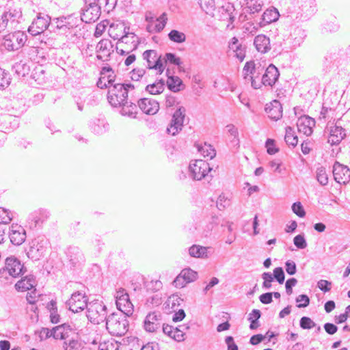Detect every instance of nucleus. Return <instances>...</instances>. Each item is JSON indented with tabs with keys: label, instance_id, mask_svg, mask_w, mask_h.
Returning a JSON list of instances; mask_svg holds the SVG:
<instances>
[{
	"label": "nucleus",
	"instance_id": "57",
	"mask_svg": "<svg viewBox=\"0 0 350 350\" xmlns=\"http://www.w3.org/2000/svg\"><path fill=\"white\" fill-rule=\"evenodd\" d=\"M293 243L298 249H305L307 247V242L304 234H298L293 239Z\"/></svg>",
	"mask_w": 350,
	"mask_h": 350
},
{
	"label": "nucleus",
	"instance_id": "32",
	"mask_svg": "<svg viewBox=\"0 0 350 350\" xmlns=\"http://www.w3.org/2000/svg\"><path fill=\"white\" fill-rule=\"evenodd\" d=\"M72 331L70 325L68 323H63L53 328V338L55 339L65 340L69 336Z\"/></svg>",
	"mask_w": 350,
	"mask_h": 350
},
{
	"label": "nucleus",
	"instance_id": "41",
	"mask_svg": "<svg viewBox=\"0 0 350 350\" xmlns=\"http://www.w3.org/2000/svg\"><path fill=\"white\" fill-rule=\"evenodd\" d=\"M165 87V81L160 79L152 84L146 85V90L151 94H159L163 92Z\"/></svg>",
	"mask_w": 350,
	"mask_h": 350
},
{
	"label": "nucleus",
	"instance_id": "48",
	"mask_svg": "<svg viewBox=\"0 0 350 350\" xmlns=\"http://www.w3.org/2000/svg\"><path fill=\"white\" fill-rule=\"evenodd\" d=\"M169 39L176 43H183L186 40V36L184 33L173 29L168 33Z\"/></svg>",
	"mask_w": 350,
	"mask_h": 350
},
{
	"label": "nucleus",
	"instance_id": "51",
	"mask_svg": "<svg viewBox=\"0 0 350 350\" xmlns=\"http://www.w3.org/2000/svg\"><path fill=\"white\" fill-rule=\"evenodd\" d=\"M167 21V18L165 13H163L157 18L156 21L157 23L154 25V30H156V33H159L164 29L166 25Z\"/></svg>",
	"mask_w": 350,
	"mask_h": 350
},
{
	"label": "nucleus",
	"instance_id": "35",
	"mask_svg": "<svg viewBox=\"0 0 350 350\" xmlns=\"http://www.w3.org/2000/svg\"><path fill=\"white\" fill-rule=\"evenodd\" d=\"M12 70L18 77H25L27 75L30 71V66L28 60H20L15 62L12 66Z\"/></svg>",
	"mask_w": 350,
	"mask_h": 350
},
{
	"label": "nucleus",
	"instance_id": "16",
	"mask_svg": "<svg viewBox=\"0 0 350 350\" xmlns=\"http://www.w3.org/2000/svg\"><path fill=\"white\" fill-rule=\"evenodd\" d=\"M163 325V317L159 312H149L144 321V328L149 333L160 330Z\"/></svg>",
	"mask_w": 350,
	"mask_h": 350
},
{
	"label": "nucleus",
	"instance_id": "20",
	"mask_svg": "<svg viewBox=\"0 0 350 350\" xmlns=\"http://www.w3.org/2000/svg\"><path fill=\"white\" fill-rule=\"evenodd\" d=\"M137 107L142 112L148 115H154L157 113L159 109V104L155 100L148 98H140L137 101Z\"/></svg>",
	"mask_w": 350,
	"mask_h": 350
},
{
	"label": "nucleus",
	"instance_id": "1",
	"mask_svg": "<svg viewBox=\"0 0 350 350\" xmlns=\"http://www.w3.org/2000/svg\"><path fill=\"white\" fill-rule=\"evenodd\" d=\"M134 83H118L109 87L107 100L114 107H121L120 113L132 118H135L137 113V107L132 101H128L129 94L136 88Z\"/></svg>",
	"mask_w": 350,
	"mask_h": 350
},
{
	"label": "nucleus",
	"instance_id": "44",
	"mask_svg": "<svg viewBox=\"0 0 350 350\" xmlns=\"http://www.w3.org/2000/svg\"><path fill=\"white\" fill-rule=\"evenodd\" d=\"M118 0H96L100 9L109 14L113 11L116 6Z\"/></svg>",
	"mask_w": 350,
	"mask_h": 350
},
{
	"label": "nucleus",
	"instance_id": "64",
	"mask_svg": "<svg viewBox=\"0 0 350 350\" xmlns=\"http://www.w3.org/2000/svg\"><path fill=\"white\" fill-rule=\"evenodd\" d=\"M318 288L326 293L330 291L332 288V282L326 280H321L317 283Z\"/></svg>",
	"mask_w": 350,
	"mask_h": 350
},
{
	"label": "nucleus",
	"instance_id": "61",
	"mask_svg": "<svg viewBox=\"0 0 350 350\" xmlns=\"http://www.w3.org/2000/svg\"><path fill=\"white\" fill-rule=\"evenodd\" d=\"M10 83V78L3 69L0 68V89L8 87Z\"/></svg>",
	"mask_w": 350,
	"mask_h": 350
},
{
	"label": "nucleus",
	"instance_id": "19",
	"mask_svg": "<svg viewBox=\"0 0 350 350\" xmlns=\"http://www.w3.org/2000/svg\"><path fill=\"white\" fill-rule=\"evenodd\" d=\"M50 216L46 209L40 208L32 212L28 217L30 228L40 226Z\"/></svg>",
	"mask_w": 350,
	"mask_h": 350
},
{
	"label": "nucleus",
	"instance_id": "2",
	"mask_svg": "<svg viewBox=\"0 0 350 350\" xmlns=\"http://www.w3.org/2000/svg\"><path fill=\"white\" fill-rule=\"evenodd\" d=\"M82 25L81 19L75 14L60 16L52 19L51 31L72 40L79 37Z\"/></svg>",
	"mask_w": 350,
	"mask_h": 350
},
{
	"label": "nucleus",
	"instance_id": "62",
	"mask_svg": "<svg viewBox=\"0 0 350 350\" xmlns=\"http://www.w3.org/2000/svg\"><path fill=\"white\" fill-rule=\"evenodd\" d=\"M80 344L77 340L70 339L69 342L65 341L63 347L64 350H79Z\"/></svg>",
	"mask_w": 350,
	"mask_h": 350
},
{
	"label": "nucleus",
	"instance_id": "21",
	"mask_svg": "<svg viewBox=\"0 0 350 350\" xmlns=\"http://www.w3.org/2000/svg\"><path fill=\"white\" fill-rule=\"evenodd\" d=\"M9 237L12 244L20 245L25 241L26 232L21 226L12 224L10 227Z\"/></svg>",
	"mask_w": 350,
	"mask_h": 350
},
{
	"label": "nucleus",
	"instance_id": "27",
	"mask_svg": "<svg viewBox=\"0 0 350 350\" xmlns=\"http://www.w3.org/2000/svg\"><path fill=\"white\" fill-rule=\"evenodd\" d=\"M67 256L72 267L79 265L84 260L83 254L78 247H70L68 249Z\"/></svg>",
	"mask_w": 350,
	"mask_h": 350
},
{
	"label": "nucleus",
	"instance_id": "42",
	"mask_svg": "<svg viewBox=\"0 0 350 350\" xmlns=\"http://www.w3.org/2000/svg\"><path fill=\"white\" fill-rule=\"evenodd\" d=\"M198 3L201 9L206 14L211 16H214L215 10V0H199Z\"/></svg>",
	"mask_w": 350,
	"mask_h": 350
},
{
	"label": "nucleus",
	"instance_id": "17",
	"mask_svg": "<svg viewBox=\"0 0 350 350\" xmlns=\"http://www.w3.org/2000/svg\"><path fill=\"white\" fill-rule=\"evenodd\" d=\"M334 180L339 184H347L350 181V170L346 165L336 161L333 165Z\"/></svg>",
	"mask_w": 350,
	"mask_h": 350
},
{
	"label": "nucleus",
	"instance_id": "45",
	"mask_svg": "<svg viewBox=\"0 0 350 350\" xmlns=\"http://www.w3.org/2000/svg\"><path fill=\"white\" fill-rule=\"evenodd\" d=\"M226 129L228 133L231 137V139H230V142L233 144L234 146H239V139L237 128H236V126L234 124H230L226 126Z\"/></svg>",
	"mask_w": 350,
	"mask_h": 350
},
{
	"label": "nucleus",
	"instance_id": "30",
	"mask_svg": "<svg viewBox=\"0 0 350 350\" xmlns=\"http://www.w3.org/2000/svg\"><path fill=\"white\" fill-rule=\"evenodd\" d=\"M90 126L94 133L102 135L108 130L109 124L105 118H96L91 121Z\"/></svg>",
	"mask_w": 350,
	"mask_h": 350
},
{
	"label": "nucleus",
	"instance_id": "3",
	"mask_svg": "<svg viewBox=\"0 0 350 350\" xmlns=\"http://www.w3.org/2000/svg\"><path fill=\"white\" fill-rule=\"evenodd\" d=\"M105 324L109 333L115 336H122L129 329L127 316L120 313H112L109 315Z\"/></svg>",
	"mask_w": 350,
	"mask_h": 350
},
{
	"label": "nucleus",
	"instance_id": "63",
	"mask_svg": "<svg viewBox=\"0 0 350 350\" xmlns=\"http://www.w3.org/2000/svg\"><path fill=\"white\" fill-rule=\"evenodd\" d=\"M162 286V283L159 280H152L146 283V287L148 291H157Z\"/></svg>",
	"mask_w": 350,
	"mask_h": 350
},
{
	"label": "nucleus",
	"instance_id": "36",
	"mask_svg": "<svg viewBox=\"0 0 350 350\" xmlns=\"http://www.w3.org/2000/svg\"><path fill=\"white\" fill-rule=\"evenodd\" d=\"M129 27L124 28V35L121 37L119 40L120 42L128 44L129 43L131 44V50H134L137 49L138 38L134 33H131L129 31Z\"/></svg>",
	"mask_w": 350,
	"mask_h": 350
},
{
	"label": "nucleus",
	"instance_id": "53",
	"mask_svg": "<svg viewBox=\"0 0 350 350\" xmlns=\"http://www.w3.org/2000/svg\"><path fill=\"white\" fill-rule=\"evenodd\" d=\"M181 272L183 273V277H184L186 282L187 283H190L197 278V272L191 269H185L182 270Z\"/></svg>",
	"mask_w": 350,
	"mask_h": 350
},
{
	"label": "nucleus",
	"instance_id": "31",
	"mask_svg": "<svg viewBox=\"0 0 350 350\" xmlns=\"http://www.w3.org/2000/svg\"><path fill=\"white\" fill-rule=\"evenodd\" d=\"M280 16L279 12L275 8L266 10L261 16V21L259 22L260 27H264L267 24L275 22Z\"/></svg>",
	"mask_w": 350,
	"mask_h": 350
},
{
	"label": "nucleus",
	"instance_id": "7",
	"mask_svg": "<svg viewBox=\"0 0 350 350\" xmlns=\"http://www.w3.org/2000/svg\"><path fill=\"white\" fill-rule=\"evenodd\" d=\"M101 10L96 0H85V5L81 9V23H91L97 21L100 16Z\"/></svg>",
	"mask_w": 350,
	"mask_h": 350
},
{
	"label": "nucleus",
	"instance_id": "18",
	"mask_svg": "<svg viewBox=\"0 0 350 350\" xmlns=\"http://www.w3.org/2000/svg\"><path fill=\"white\" fill-rule=\"evenodd\" d=\"M96 58L103 62L108 61L111 54L113 52V44L109 39H102L96 45Z\"/></svg>",
	"mask_w": 350,
	"mask_h": 350
},
{
	"label": "nucleus",
	"instance_id": "9",
	"mask_svg": "<svg viewBox=\"0 0 350 350\" xmlns=\"http://www.w3.org/2000/svg\"><path fill=\"white\" fill-rule=\"evenodd\" d=\"M52 19L46 14L38 13L28 28L29 33L32 36H37L43 33L47 28H51Z\"/></svg>",
	"mask_w": 350,
	"mask_h": 350
},
{
	"label": "nucleus",
	"instance_id": "6",
	"mask_svg": "<svg viewBox=\"0 0 350 350\" xmlns=\"http://www.w3.org/2000/svg\"><path fill=\"white\" fill-rule=\"evenodd\" d=\"M27 40L24 31H16L3 37L2 46L8 51H14L22 48Z\"/></svg>",
	"mask_w": 350,
	"mask_h": 350
},
{
	"label": "nucleus",
	"instance_id": "8",
	"mask_svg": "<svg viewBox=\"0 0 350 350\" xmlns=\"http://www.w3.org/2000/svg\"><path fill=\"white\" fill-rule=\"evenodd\" d=\"M49 241L43 236H38L31 241L30 247L27 252L29 258L38 260L42 257L48 247Z\"/></svg>",
	"mask_w": 350,
	"mask_h": 350
},
{
	"label": "nucleus",
	"instance_id": "52",
	"mask_svg": "<svg viewBox=\"0 0 350 350\" xmlns=\"http://www.w3.org/2000/svg\"><path fill=\"white\" fill-rule=\"evenodd\" d=\"M12 220L11 212L0 207V225L9 224Z\"/></svg>",
	"mask_w": 350,
	"mask_h": 350
},
{
	"label": "nucleus",
	"instance_id": "54",
	"mask_svg": "<svg viewBox=\"0 0 350 350\" xmlns=\"http://www.w3.org/2000/svg\"><path fill=\"white\" fill-rule=\"evenodd\" d=\"M300 327L304 329H309L316 326V323L308 317H303L299 321Z\"/></svg>",
	"mask_w": 350,
	"mask_h": 350
},
{
	"label": "nucleus",
	"instance_id": "56",
	"mask_svg": "<svg viewBox=\"0 0 350 350\" xmlns=\"http://www.w3.org/2000/svg\"><path fill=\"white\" fill-rule=\"evenodd\" d=\"M297 303V308H306L310 304V298L307 295L301 294L297 296L295 299Z\"/></svg>",
	"mask_w": 350,
	"mask_h": 350
},
{
	"label": "nucleus",
	"instance_id": "23",
	"mask_svg": "<svg viewBox=\"0 0 350 350\" xmlns=\"http://www.w3.org/2000/svg\"><path fill=\"white\" fill-rule=\"evenodd\" d=\"M315 125L314 119L308 116H303L298 118L297 126L299 133H303L306 136H310L312 132V128Z\"/></svg>",
	"mask_w": 350,
	"mask_h": 350
},
{
	"label": "nucleus",
	"instance_id": "25",
	"mask_svg": "<svg viewBox=\"0 0 350 350\" xmlns=\"http://www.w3.org/2000/svg\"><path fill=\"white\" fill-rule=\"evenodd\" d=\"M254 45L260 53L265 54L271 50L270 39L264 34H259L254 38Z\"/></svg>",
	"mask_w": 350,
	"mask_h": 350
},
{
	"label": "nucleus",
	"instance_id": "10",
	"mask_svg": "<svg viewBox=\"0 0 350 350\" xmlns=\"http://www.w3.org/2000/svg\"><path fill=\"white\" fill-rule=\"evenodd\" d=\"M211 171L209 164L201 159L191 162L189 166V176L195 180H200L205 178Z\"/></svg>",
	"mask_w": 350,
	"mask_h": 350
},
{
	"label": "nucleus",
	"instance_id": "46",
	"mask_svg": "<svg viewBox=\"0 0 350 350\" xmlns=\"http://www.w3.org/2000/svg\"><path fill=\"white\" fill-rule=\"evenodd\" d=\"M316 178L322 186H325L328 184L329 178L324 167L321 166L317 167L316 171Z\"/></svg>",
	"mask_w": 350,
	"mask_h": 350
},
{
	"label": "nucleus",
	"instance_id": "22",
	"mask_svg": "<svg viewBox=\"0 0 350 350\" xmlns=\"http://www.w3.org/2000/svg\"><path fill=\"white\" fill-rule=\"evenodd\" d=\"M280 76L278 69L272 64L266 68L261 79V83L264 85L272 87L278 81Z\"/></svg>",
	"mask_w": 350,
	"mask_h": 350
},
{
	"label": "nucleus",
	"instance_id": "39",
	"mask_svg": "<svg viewBox=\"0 0 350 350\" xmlns=\"http://www.w3.org/2000/svg\"><path fill=\"white\" fill-rule=\"evenodd\" d=\"M183 301V299H181L178 295H172L165 301V308L171 309L172 312H175L178 309V308L181 305Z\"/></svg>",
	"mask_w": 350,
	"mask_h": 350
},
{
	"label": "nucleus",
	"instance_id": "26",
	"mask_svg": "<svg viewBox=\"0 0 350 350\" xmlns=\"http://www.w3.org/2000/svg\"><path fill=\"white\" fill-rule=\"evenodd\" d=\"M36 286V278L33 275H29L18 280L15 284V288L17 291L24 292L31 290Z\"/></svg>",
	"mask_w": 350,
	"mask_h": 350
},
{
	"label": "nucleus",
	"instance_id": "29",
	"mask_svg": "<svg viewBox=\"0 0 350 350\" xmlns=\"http://www.w3.org/2000/svg\"><path fill=\"white\" fill-rule=\"evenodd\" d=\"M166 76L167 77L166 84L169 90L174 92H178L183 89V81L177 76L171 75L169 68L166 70Z\"/></svg>",
	"mask_w": 350,
	"mask_h": 350
},
{
	"label": "nucleus",
	"instance_id": "5",
	"mask_svg": "<svg viewBox=\"0 0 350 350\" xmlns=\"http://www.w3.org/2000/svg\"><path fill=\"white\" fill-rule=\"evenodd\" d=\"M86 316L88 320L94 324L105 322L107 319V307L101 301H92L89 303Z\"/></svg>",
	"mask_w": 350,
	"mask_h": 350
},
{
	"label": "nucleus",
	"instance_id": "34",
	"mask_svg": "<svg viewBox=\"0 0 350 350\" xmlns=\"http://www.w3.org/2000/svg\"><path fill=\"white\" fill-rule=\"evenodd\" d=\"M263 70L264 68L261 67L260 64L257 66L254 62H247L245 63L243 69L244 78L247 79L249 75L254 76L256 75H260Z\"/></svg>",
	"mask_w": 350,
	"mask_h": 350
},
{
	"label": "nucleus",
	"instance_id": "12",
	"mask_svg": "<svg viewBox=\"0 0 350 350\" xmlns=\"http://www.w3.org/2000/svg\"><path fill=\"white\" fill-rule=\"evenodd\" d=\"M143 59L147 62L146 68L149 70H157V74L161 75L164 70L161 55H158L154 50H146L142 54Z\"/></svg>",
	"mask_w": 350,
	"mask_h": 350
},
{
	"label": "nucleus",
	"instance_id": "11",
	"mask_svg": "<svg viewBox=\"0 0 350 350\" xmlns=\"http://www.w3.org/2000/svg\"><path fill=\"white\" fill-rule=\"evenodd\" d=\"M22 17L21 11L16 9L4 12L0 18V32L6 29H14L19 23V19Z\"/></svg>",
	"mask_w": 350,
	"mask_h": 350
},
{
	"label": "nucleus",
	"instance_id": "14",
	"mask_svg": "<svg viewBox=\"0 0 350 350\" xmlns=\"http://www.w3.org/2000/svg\"><path fill=\"white\" fill-rule=\"evenodd\" d=\"M185 109L180 107L174 113L170 124L167 127V133L172 136L179 133L183 126V122L185 117Z\"/></svg>",
	"mask_w": 350,
	"mask_h": 350
},
{
	"label": "nucleus",
	"instance_id": "59",
	"mask_svg": "<svg viewBox=\"0 0 350 350\" xmlns=\"http://www.w3.org/2000/svg\"><path fill=\"white\" fill-rule=\"evenodd\" d=\"M292 211L299 217H304L306 215V211L299 202H296L292 205Z\"/></svg>",
	"mask_w": 350,
	"mask_h": 350
},
{
	"label": "nucleus",
	"instance_id": "40",
	"mask_svg": "<svg viewBox=\"0 0 350 350\" xmlns=\"http://www.w3.org/2000/svg\"><path fill=\"white\" fill-rule=\"evenodd\" d=\"M291 39L293 40V44L294 46H299L304 41L306 36L305 31L297 27L294 29L293 31L291 33Z\"/></svg>",
	"mask_w": 350,
	"mask_h": 350
},
{
	"label": "nucleus",
	"instance_id": "28",
	"mask_svg": "<svg viewBox=\"0 0 350 350\" xmlns=\"http://www.w3.org/2000/svg\"><path fill=\"white\" fill-rule=\"evenodd\" d=\"M265 111L271 119L278 120L282 116V107L278 100H273L269 105H267Z\"/></svg>",
	"mask_w": 350,
	"mask_h": 350
},
{
	"label": "nucleus",
	"instance_id": "58",
	"mask_svg": "<svg viewBox=\"0 0 350 350\" xmlns=\"http://www.w3.org/2000/svg\"><path fill=\"white\" fill-rule=\"evenodd\" d=\"M262 3L258 2L257 0L252 1L251 4H249L246 8L247 9V12L250 14H255L259 12L262 10Z\"/></svg>",
	"mask_w": 350,
	"mask_h": 350
},
{
	"label": "nucleus",
	"instance_id": "50",
	"mask_svg": "<svg viewBox=\"0 0 350 350\" xmlns=\"http://www.w3.org/2000/svg\"><path fill=\"white\" fill-rule=\"evenodd\" d=\"M100 75H105V77L112 83V85L118 83L116 81V75H115L114 71L110 66L103 67L100 71Z\"/></svg>",
	"mask_w": 350,
	"mask_h": 350
},
{
	"label": "nucleus",
	"instance_id": "55",
	"mask_svg": "<svg viewBox=\"0 0 350 350\" xmlns=\"http://www.w3.org/2000/svg\"><path fill=\"white\" fill-rule=\"evenodd\" d=\"M272 275L273 277V280L275 279L279 284H282L284 283L285 275L282 267H279L275 268Z\"/></svg>",
	"mask_w": 350,
	"mask_h": 350
},
{
	"label": "nucleus",
	"instance_id": "37",
	"mask_svg": "<svg viewBox=\"0 0 350 350\" xmlns=\"http://www.w3.org/2000/svg\"><path fill=\"white\" fill-rule=\"evenodd\" d=\"M343 56H345L347 59H350V45L345 49V51L340 50L337 55L336 53H329L325 56V59L327 62L332 63V62H336L338 59L343 58Z\"/></svg>",
	"mask_w": 350,
	"mask_h": 350
},
{
	"label": "nucleus",
	"instance_id": "15",
	"mask_svg": "<svg viewBox=\"0 0 350 350\" xmlns=\"http://www.w3.org/2000/svg\"><path fill=\"white\" fill-rule=\"evenodd\" d=\"M66 304L68 309L74 313L83 311L85 308L88 309L89 306L88 297L79 291L72 293Z\"/></svg>",
	"mask_w": 350,
	"mask_h": 350
},
{
	"label": "nucleus",
	"instance_id": "13",
	"mask_svg": "<svg viewBox=\"0 0 350 350\" xmlns=\"http://www.w3.org/2000/svg\"><path fill=\"white\" fill-rule=\"evenodd\" d=\"M116 306L122 314L130 317L133 314L134 307L130 301L129 295L124 288H120L116 292Z\"/></svg>",
	"mask_w": 350,
	"mask_h": 350
},
{
	"label": "nucleus",
	"instance_id": "49",
	"mask_svg": "<svg viewBox=\"0 0 350 350\" xmlns=\"http://www.w3.org/2000/svg\"><path fill=\"white\" fill-rule=\"evenodd\" d=\"M163 65L166 64L167 63H170L173 65H176L178 66H180V64H182V62L180 57L176 56V54L172 53H165L163 58H162Z\"/></svg>",
	"mask_w": 350,
	"mask_h": 350
},
{
	"label": "nucleus",
	"instance_id": "47",
	"mask_svg": "<svg viewBox=\"0 0 350 350\" xmlns=\"http://www.w3.org/2000/svg\"><path fill=\"white\" fill-rule=\"evenodd\" d=\"M198 150L204 157L213 159L216 155L215 149L209 144H204V146H198Z\"/></svg>",
	"mask_w": 350,
	"mask_h": 350
},
{
	"label": "nucleus",
	"instance_id": "4",
	"mask_svg": "<svg viewBox=\"0 0 350 350\" xmlns=\"http://www.w3.org/2000/svg\"><path fill=\"white\" fill-rule=\"evenodd\" d=\"M27 271L26 268L21 262L14 256L8 257L5 265L0 268V278L8 279V276L18 278Z\"/></svg>",
	"mask_w": 350,
	"mask_h": 350
},
{
	"label": "nucleus",
	"instance_id": "60",
	"mask_svg": "<svg viewBox=\"0 0 350 350\" xmlns=\"http://www.w3.org/2000/svg\"><path fill=\"white\" fill-rule=\"evenodd\" d=\"M263 279L262 287L265 289H269L271 287V282L273 281V277L269 272H264L262 274Z\"/></svg>",
	"mask_w": 350,
	"mask_h": 350
},
{
	"label": "nucleus",
	"instance_id": "24",
	"mask_svg": "<svg viewBox=\"0 0 350 350\" xmlns=\"http://www.w3.org/2000/svg\"><path fill=\"white\" fill-rule=\"evenodd\" d=\"M235 9L233 4L228 2L219 8L218 16L220 21H229L232 23L234 21V15L233 14Z\"/></svg>",
	"mask_w": 350,
	"mask_h": 350
},
{
	"label": "nucleus",
	"instance_id": "38",
	"mask_svg": "<svg viewBox=\"0 0 350 350\" xmlns=\"http://www.w3.org/2000/svg\"><path fill=\"white\" fill-rule=\"evenodd\" d=\"M284 140L289 147L295 148L297 145L298 138L292 127L287 126L286 128Z\"/></svg>",
	"mask_w": 350,
	"mask_h": 350
},
{
	"label": "nucleus",
	"instance_id": "43",
	"mask_svg": "<svg viewBox=\"0 0 350 350\" xmlns=\"http://www.w3.org/2000/svg\"><path fill=\"white\" fill-rule=\"evenodd\" d=\"M145 75L146 70L140 68H134L130 72V77L133 82L142 81L144 84L147 82Z\"/></svg>",
	"mask_w": 350,
	"mask_h": 350
},
{
	"label": "nucleus",
	"instance_id": "33",
	"mask_svg": "<svg viewBox=\"0 0 350 350\" xmlns=\"http://www.w3.org/2000/svg\"><path fill=\"white\" fill-rule=\"evenodd\" d=\"M211 247H204L199 245H193L189 249V254L195 258H208V250Z\"/></svg>",
	"mask_w": 350,
	"mask_h": 350
}]
</instances>
